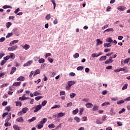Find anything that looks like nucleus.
I'll use <instances>...</instances> for the list:
<instances>
[{
  "mask_svg": "<svg viewBox=\"0 0 130 130\" xmlns=\"http://www.w3.org/2000/svg\"><path fill=\"white\" fill-rule=\"evenodd\" d=\"M17 71V68L16 67H12L10 72V75H13L15 72Z\"/></svg>",
  "mask_w": 130,
  "mask_h": 130,
  "instance_id": "nucleus-14",
  "label": "nucleus"
},
{
  "mask_svg": "<svg viewBox=\"0 0 130 130\" xmlns=\"http://www.w3.org/2000/svg\"><path fill=\"white\" fill-rule=\"evenodd\" d=\"M104 32V33H105V32H114V29L113 28H107L105 30Z\"/></svg>",
  "mask_w": 130,
  "mask_h": 130,
  "instance_id": "nucleus-17",
  "label": "nucleus"
},
{
  "mask_svg": "<svg viewBox=\"0 0 130 130\" xmlns=\"http://www.w3.org/2000/svg\"><path fill=\"white\" fill-rule=\"evenodd\" d=\"M46 103H47V102L46 101H44L42 103V106H45V105H46Z\"/></svg>",
  "mask_w": 130,
  "mask_h": 130,
  "instance_id": "nucleus-60",
  "label": "nucleus"
},
{
  "mask_svg": "<svg viewBox=\"0 0 130 130\" xmlns=\"http://www.w3.org/2000/svg\"><path fill=\"white\" fill-rule=\"evenodd\" d=\"M42 108V105H37L36 106V107H35L34 112L35 113L38 112V111H39V110H40V109H41Z\"/></svg>",
  "mask_w": 130,
  "mask_h": 130,
  "instance_id": "nucleus-4",
  "label": "nucleus"
},
{
  "mask_svg": "<svg viewBox=\"0 0 130 130\" xmlns=\"http://www.w3.org/2000/svg\"><path fill=\"white\" fill-rule=\"evenodd\" d=\"M5 110H7V111H11V107L10 106H8L5 108Z\"/></svg>",
  "mask_w": 130,
  "mask_h": 130,
  "instance_id": "nucleus-55",
  "label": "nucleus"
},
{
  "mask_svg": "<svg viewBox=\"0 0 130 130\" xmlns=\"http://www.w3.org/2000/svg\"><path fill=\"white\" fill-rule=\"evenodd\" d=\"M50 18H51V16L50 15V14H47L46 17H45V19L46 20H50Z\"/></svg>",
  "mask_w": 130,
  "mask_h": 130,
  "instance_id": "nucleus-39",
  "label": "nucleus"
},
{
  "mask_svg": "<svg viewBox=\"0 0 130 130\" xmlns=\"http://www.w3.org/2000/svg\"><path fill=\"white\" fill-rule=\"evenodd\" d=\"M118 126H121L122 125V122L120 121H117Z\"/></svg>",
  "mask_w": 130,
  "mask_h": 130,
  "instance_id": "nucleus-59",
  "label": "nucleus"
},
{
  "mask_svg": "<svg viewBox=\"0 0 130 130\" xmlns=\"http://www.w3.org/2000/svg\"><path fill=\"white\" fill-rule=\"evenodd\" d=\"M75 96H76V93H73V92L71 93L70 94V97L71 99H73V98L75 97Z\"/></svg>",
  "mask_w": 130,
  "mask_h": 130,
  "instance_id": "nucleus-34",
  "label": "nucleus"
},
{
  "mask_svg": "<svg viewBox=\"0 0 130 130\" xmlns=\"http://www.w3.org/2000/svg\"><path fill=\"white\" fill-rule=\"evenodd\" d=\"M44 125L43 124H42L41 122L38 125V129H41L42 127H43Z\"/></svg>",
  "mask_w": 130,
  "mask_h": 130,
  "instance_id": "nucleus-28",
  "label": "nucleus"
},
{
  "mask_svg": "<svg viewBox=\"0 0 130 130\" xmlns=\"http://www.w3.org/2000/svg\"><path fill=\"white\" fill-rule=\"evenodd\" d=\"M74 119L77 122H80V121H81V119L78 116L75 117Z\"/></svg>",
  "mask_w": 130,
  "mask_h": 130,
  "instance_id": "nucleus-35",
  "label": "nucleus"
},
{
  "mask_svg": "<svg viewBox=\"0 0 130 130\" xmlns=\"http://www.w3.org/2000/svg\"><path fill=\"white\" fill-rule=\"evenodd\" d=\"M84 111V108H81L79 110V114L82 115L83 114V112Z\"/></svg>",
  "mask_w": 130,
  "mask_h": 130,
  "instance_id": "nucleus-49",
  "label": "nucleus"
},
{
  "mask_svg": "<svg viewBox=\"0 0 130 130\" xmlns=\"http://www.w3.org/2000/svg\"><path fill=\"white\" fill-rule=\"evenodd\" d=\"M78 112H79L78 109H76L75 110H74L72 111V113H73V114H74V115H76V114H77V113H78Z\"/></svg>",
  "mask_w": 130,
  "mask_h": 130,
  "instance_id": "nucleus-32",
  "label": "nucleus"
},
{
  "mask_svg": "<svg viewBox=\"0 0 130 130\" xmlns=\"http://www.w3.org/2000/svg\"><path fill=\"white\" fill-rule=\"evenodd\" d=\"M104 47H105V48H108V47H111V44L105 43L104 44Z\"/></svg>",
  "mask_w": 130,
  "mask_h": 130,
  "instance_id": "nucleus-23",
  "label": "nucleus"
},
{
  "mask_svg": "<svg viewBox=\"0 0 130 130\" xmlns=\"http://www.w3.org/2000/svg\"><path fill=\"white\" fill-rule=\"evenodd\" d=\"M114 109L113 108H111V110H110L111 115H115V112H114Z\"/></svg>",
  "mask_w": 130,
  "mask_h": 130,
  "instance_id": "nucleus-29",
  "label": "nucleus"
},
{
  "mask_svg": "<svg viewBox=\"0 0 130 130\" xmlns=\"http://www.w3.org/2000/svg\"><path fill=\"white\" fill-rule=\"evenodd\" d=\"M29 110V109L27 107H25L22 109L21 111L19 112V115H23V113L25 114L27 113V111Z\"/></svg>",
  "mask_w": 130,
  "mask_h": 130,
  "instance_id": "nucleus-2",
  "label": "nucleus"
},
{
  "mask_svg": "<svg viewBox=\"0 0 130 130\" xmlns=\"http://www.w3.org/2000/svg\"><path fill=\"white\" fill-rule=\"evenodd\" d=\"M16 121L18 122H23L24 119H23V117H19L16 119Z\"/></svg>",
  "mask_w": 130,
  "mask_h": 130,
  "instance_id": "nucleus-15",
  "label": "nucleus"
},
{
  "mask_svg": "<svg viewBox=\"0 0 130 130\" xmlns=\"http://www.w3.org/2000/svg\"><path fill=\"white\" fill-rule=\"evenodd\" d=\"M108 92V91H107V90H105L102 91V93L103 95H106V94H107Z\"/></svg>",
  "mask_w": 130,
  "mask_h": 130,
  "instance_id": "nucleus-61",
  "label": "nucleus"
},
{
  "mask_svg": "<svg viewBox=\"0 0 130 130\" xmlns=\"http://www.w3.org/2000/svg\"><path fill=\"white\" fill-rule=\"evenodd\" d=\"M40 58V57H37V56H36L34 58V59L35 60V61H38V59H39Z\"/></svg>",
  "mask_w": 130,
  "mask_h": 130,
  "instance_id": "nucleus-62",
  "label": "nucleus"
},
{
  "mask_svg": "<svg viewBox=\"0 0 130 130\" xmlns=\"http://www.w3.org/2000/svg\"><path fill=\"white\" fill-rule=\"evenodd\" d=\"M98 109H99V106H98L96 105H94L92 108L93 111L96 112L98 110Z\"/></svg>",
  "mask_w": 130,
  "mask_h": 130,
  "instance_id": "nucleus-16",
  "label": "nucleus"
},
{
  "mask_svg": "<svg viewBox=\"0 0 130 130\" xmlns=\"http://www.w3.org/2000/svg\"><path fill=\"white\" fill-rule=\"evenodd\" d=\"M106 42L111 43L112 42H113V40H112V38H108L106 39Z\"/></svg>",
  "mask_w": 130,
  "mask_h": 130,
  "instance_id": "nucleus-31",
  "label": "nucleus"
},
{
  "mask_svg": "<svg viewBox=\"0 0 130 130\" xmlns=\"http://www.w3.org/2000/svg\"><path fill=\"white\" fill-rule=\"evenodd\" d=\"M107 105H110V103H109L108 102H106L105 103H103L102 104V107H103L104 106H107Z\"/></svg>",
  "mask_w": 130,
  "mask_h": 130,
  "instance_id": "nucleus-26",
  "label": "nucleus"
},
{
  "mask_svg": "<svg viewBox=\"0 0 130 130\" xmlns=\"http://www.w3.org/2000/svg\"><path fill=\"white\" fill-rule=\"evenodd\" d=\"M49 128H54L55 127V125H54L53 123H51L48 125Z\"/></svg>",
  "mask_w": 130,
  "mask_h": 130,
  "instance_id": "nucleus-30",
  "label": "nucleus"
},
{
  "mask_svg": "<svg viewBox=\"0 0 130 130\" xmlns=\"http://www.w3.org/2000/svg\"><path fill=\"white\" fill-rule=\"evenodd\" d=\"M85 106L87 108H92V107H93V104L91 103H87L85 104Z\"/></svg>",
  "mask_w": 130,
  "mask_h": 130,
  "instance_id": "nucleus-10",
  "label": "nucleus"
},
{
  "mask_svg": "<svg viewBox=\"0 0 130 130\" xmlns=\"http://www.w3.org/2000/svg\"><path fill=\"white\" fill-rule=\"evenodd\" d=\"M40 95H41V93L38 92V91H36L34 92V96H39Z\"/></svg>",
  "mask_w": 130,
  "mask_h": 130,
  "instance_id": "nucleus-46",
  "label": "nucleus"
},
{
  "mask_svg": "<svg viewBox=\"0 0 130 130\" xmlns=\"http://www.w3.org/2000/svg\"><path fill=\"white\" fill-rule=\"evenodd\" d=\"M20 46L22 47L23 49H25V50H28V49L30 48V45L27 44H25L24 45H21Z\"/></svg>",
  "mask_w": 130,
  "mask_h": 130,
  "instance_id": "nucleus-6",
  "label": "nucleus"
},
{
  "mask_svg": "<svg viewBox=\"0 0 130 130\" xmlns=\"http://www.w3.org/2000/svg\"><path fill=\"white\" fill-rule=\"evenodd\" d=\"M81 120L82 121H87V120H88V117L86 116L82 117Z\"/></svg>",
  "mask_w": 130,
  "mask_h": 130,
  "instance_id": "nucleus-47",
  "label": "nucleus"
},
{
  "mask_svg": "<svg viewBox=\"0 0 130 130\" xmlns=\"http://www.w3.org/2000/svg\"><path fill=\"white\" fill-rule=\"evenodd\" d=\"M60 107V106L59 105H54V106H53L51 108V109H54L55 108H59Z\"/></svg>",
  "mask_w": 130,
  "mask_h": 130,
  "instance_id": "nucleus-48",
  "label": "nucleus"
},
{
  "mask_svg": "<svg viewBox=\"0 0 130 130\" xmlns=\"http://www.w3.org/2000/svg\"><path fill=\"white\" fill-rule=\"evenodd\" d=\"M5 126H11V123H9L8 121H6V122L5 123Z\"/></svg>",
  "mask_w": 130,
  "mask_h": 130,
  "instance_id": "nucleus-58",
  "label": "nucleus"
},
{
  "mask_svg": "<svg viewBox=\"0 0 130 130\" xmlns=\"http://www.w3.org/2000/svg\"><path fill=\"white\" fill-rule=\"evenodd\" d=\"M113 62V60H112L111 59V58L110 59H109L108 60H107L105 62V63L106 64H108V63H111L112 62Z\"/></svg>",
  "mask_w": 130,
  "mask_h": 130,
  "instance_id": "nucleus-19",
  "label": "nucleus"
},
{
  "mask_svg": "<svg viewBox=\"0 0 130 130\" xmlns=\"http://www.w3.org/2000/svg\"><path fill=\"white\" fill-rule=\"evenodd\" d=\"M12 22H8L6 23V28L7 29H9V28H10V27H11L12 26Z\"/></svg>",
  "mask_w": 130,
  "mask_h": 130,
  "instance_id": "nucleus-24",
  "label": "nucleus"
},
{
  "mask_svg": "<svg viewBox=\"0 0 130 130\" xmlns=\"http://www.w3.org/2000/svg\"><path fill=\"white\" fill-rule=\"evenodd\" d=\"M13 128L15 130H20V127L18 126V125H14Z\"/></svg>",
  "mask_w": 130,
  "mask_h": 130,
  "instance_id": "nucleus-41",
  "label": "nucleus"
},
{
  "mask_svg": "<svg viewBox=\"0 0 130 130\" xmlns=\"http://www.w3.org/2000/svg\"><path fill=\"white\" fill-rule=\"evenodd\" d=\"M46 121H47V118H43L41 121H40V123L43 124V125H44V123H45L46 122Z\"/></svg>",
  "mask_w": 130,
  "mask_h": 130,
  "instance_id": "nucleus-11",
  "label": "nucleus"
},
{
  "mask_svg": "<svg viewBox=\"0 0 130 130\" xmlns=\"http://www.w3.org/2000/svg\"><path fill=\"white\" fill-rule=\"evenodd\" d=\"M17 81H21L23 82V81H25V78L23 76H20L17 79Z\"/></svg>",
  "mask_w": 130,
  "mask_h": 130,
  "instance_id": "nucleus-20",
  "label": "nucleus"
},
{
  "mask_svg": "<svg viewBox=\"0 0 130 130\" xmlns=\"http://www.w3.org/2000/svg\"><path fill=\"white\" fill-rule=\"evenodd\" d=\"M48 60L49 62H50V63H52V62H53V59L50 57L48 58Z\"/></svg>",
  "mask_w": 130,
  "mask_h": 130,
  "instance_id": "nucleus-56",
  "label": "nucleus"
},
{
  "mask_svg": "<svg viewBox=\"0 0 130 130\" xmlns=\"http://www.w3.org/2000/svg\"><path fill=\"white\" fill-rule=\"evenodd\" d=\"M38 62H39L40 63H43L44 62H45V59H44V58H40V59L38 60Z\"/></svg>",
  "mask_w": 130,
  "mask_h": 130,
  "instance_id": "nucleus-27",
  "label": "nucleus"
},
{
  "mask_svg": "<svg viewBox=\"0 0 130 130\" xmlns=\"http://www.w3.org/2000/svg\"><path fill=\"white\" fill-rule=\"evenodd\" d=\"M66 95V91H61L60 92V96H63Z\"/></svg>",
  "mask_w": 130,
  "mask_h": 130,
  "instance_id": "nucleus-57",
  "label": "nucleus"
},
{
  "mask_svg": "<svg viewBox=\"0 0 130 130\" xmlns=\"http://www.w3.org/2000/svg\"><path fill=\"white\" fill-rule=\"evenodd\" d=\"M64 115H66V113H62V112L58 113L57 114V118H60V117H62L63 116H64Z\"/></svg>",
  "mask_w": 130,
  "mask_h": 130,
  "instance_id": "nucleus-8",
  "label": "nucleus"
},
{
  "mask_svg": "<svg viewBox=\"0 0 130 130\" xmlns=\"http://www.w3.org/2000/svg\"><path fill=\"white\" fill-rule=\"evenodd\" d=\"M91 56L93 57V58H94V57H98V55H97V54L94 53L93 54H91Z\"/></svg>",
  "mask_w": 130,
  "mask_h": 130,
  "instance_id": "nucleus-63",
  "label": "nucleus"
},
{
  "mask_svg": "<svg viewBox=\"0 0 130 130\" xmlns=\"http://www.w3.org/2000/svg\"><path fill=\"white\" fill-rule=\"evenodd\" d=\"M40 74V70L39 69H37L35 71V74L34 75V76H35L36 75H38Z\"/></svg>",
  "mask_w": 130,
  "mask_h": 130,
  "instance_id": "nucleus-38",
  "label": "nucleus"
},
{
  "mask_svg": "<svg viewBox=\"0 0 130 130\" xmlns=\"http://www.w3.org/2000/svg\"><path fill=\"white\" fill-rule=\"evenodd\" d=\"M16 106H20V107H21V106H22V103H21V102H16Z\"/></svg>",
  "mask_w": 130,
  "mask_h": 130,
  "instance_id": "nucleus-42",
  "label": "nucleus"
},
{
  "mask_svg": "<svg viewBox=\"0 0 130 130\" xmlns=\"http://www.w3.org/2000/svg\"><path fill=\"white\" fill-rule=\"evenodd\" d=\"M13 31L14 32V34L16 36H19V35H20V34H19V31L18 30V29L15 28L13 30Z\"/></svg>",
  "mask_w": 130,
  "mask_h": 130,
  "instance_id": "nucleus-12",
  "label": "nucleus"
},
{
  "mask_svg": "<svg viewBox=\"0 0 130 130\" xmlns=\"http://www.w3.org/2000/svg\"><path fill=\"white\" fill-rule=\"evenodd\" d=\"M96 123L98 124H102V123H103V120L100 119H96Z\"/></svg>",
  "mask_w": 130,
  "mask_h": 130,
  "instance_id": "nucleus-25",
  "label": "nucleus"
},
{
  "mask_svg": "<svg viewBox=\"0 0 130 130\" xmlns=\"http://www.w3.org/2000/svg\"><path fill=\"white\" fill-rule=\"evenodd\" d=\"M96 46H98L99 45H101V44H103V41L100 40V39H96Z\"/></svg>",
  "mask_w": 130,
  "mask_h": 130,
  "instance_id": "nucleus-7",
  "label": "nucleus"
},
{
  "mask_svg": "<svg viewBox=\"0 0 130 130\" xmlns=\"http://www.w3.org/2000/svg\"><path fill=\"white\" fill-rule=\"evenodd\" d=\"M106 60V56H102L99 59L100 61Z\"/></svg>",
  "mask_w": 130,
  "mask_h": 130,
  "instance_id": "nucleus-36",
  "label": "nucleus"
},
{
  "mask_svg": "<svg viewBox=\"0 0 130 130\" xmlns=\"http://www.w3.org/2000/svg\"><path fill=\"white\" fill-rule=\"evenodd\" d=\"M51 3H52L53 5V7H54L53 9L55 10L56 7V3H55V0H51Z\"/></svg>",
  "mask_w": 130,
  "mask_h": 130,
  "instance_id": "nucleus-33",
  "label": "nucleus"
},
{
  "mask_svg": "<svg viewBox=\"0 0 130 130\" xmlns=\"http://www.w3.org/2000/svg\"><path fill=\"white\" fill-rule=\"evenodd\" d=\"M8 56L9 57V58H12V59H15V57H16L15 54L13 53H10V55H9Z\"/></svg>",
  "mask_w": 130,
  "mask_h": 130,
  "instance_id": "nucleus-22",
  "label": "nucleus"
},
{
  "mask_svg": "<svg viewBox=\"0 0 130 130\" xmlns=\"http://www.w3.org/2000/svg\"><path fill=\"white\" fill-rule=\"evenodd\" d=\"M33 63V60H30L28 61L27 62L25 63L24 64H23V67H30V66H31V64H32Z\"/></svg>",
  "mask_w": 130,
  "mask_h": 130,
  "instance_id": "nucleus-5",
  "label": "nucleus"
},
{
  "mask_svg": "<svg viewBox=\"0 0 130 130\" xmlns=\"http://www.w3.org/2000/svg\"><path fill=\"white\" fill-rule=\"evenodd\" d=\"M120 72H124L125 73H127L128 72V70H125L124 68H120Z\"/></svg>",
  "mask_w": 130,
  "mask_h": 130,
  "instance_id": "nucleus-50",
  "label": "nucleus"
},
{
  "mask_svg": "<svg viewBox=\"0 0 130 130\" xmlns=\"http://www.w3.org/2000/svg\"><path fill=\"white\" fill-rule=\"evenodd\" d=\"M79 56H80V55L78 53H75V55H73L74 58H78Z\"/></svg>",
  "mask_w": 130,
  "mask_h": 130,
  "instance_id": "nucleus-52",
  "label": "nucleus"
},
{
  "mask_svg": "<svg viewBox=\"0 0 130 130\" xmlns=\"http://www.w3.org/2000/svg\"><path fill=\"white\" fill-rule=\"evenodd\" d=\"M34 120H36V117H32V118L28 119V122H32Z\"/></svg>",
  "mask_w": 130,
  "mask_h": 130,
  "instance_id": "nucleus-37",
  "label": "nucleus"
},
{
  "mask_svg": "<svg viewBox=\"0 0 130 130\" xmlns=\"http://www.w3.org/2000/svg\"><path fill=\"white\" fill-rule=\"evenodd\" d=\"M84 67L83 66H80L77 68V71H82V70H83Z\"/></svg>",
  "mask_w": 130,
  "mask_h": 130,
  "instance_id": "nucleus-53",
  "label": "nucleus"
},
{
  "mask_svg": "<svg viewBox=\"0 0 130 130\" xmlns=\"http://www.w3.org/2000/svg\"><path fill=\"white\" fill-rule=\"evenodd\" d=\"M19 42V41L18 40L12 41L9 44V45L10 46H13L14 44H16V43H18Z\"/></svg>",
  "mask_w": 130,
  "mask_h": 130,
  "instance_id": "nucleus-9",
  "label": "nucleus"
},
{
  "mask_svg": "<svg viewBox=\"0 0 130 130\" xmlns=\"http://www.w3.org/2000/svg\"><path fill=\"white\" fill-rule=\"evenodd\" d=\"M126 8L124 7V6H119L118 8H117V10H119V11H124V10H125Z\"/></svg>",
  "mask_w": 130,
  "mask_h": 130,
  "instance_id": "nucleus-13",
  "label": "nucleus"
},
{
  "mask_svg": "<svg viewBox=\"0 0 130 130\" xmlns=\"http://www.w3.org/2000/svg\"><path fill=\"white\" fill-rule=\"evenodd\" d=\"M124 103V101L123 100H120L117 102V104H118L119 105H121V104H122Z\"/></svg>",
  "mask_w": 130,
  "mask_h": 130,
  "instance_id": "nucleus-44",
  "label": "nucleus"
},
{
  "mask_svg": "<svg viewBox=\"0 0 130 130\" xmlns=\"http://www.w3.org/2000/svg\"><path fill=\"white\" fill-rule=\"evenodd\" d=\"M21 85V82H15L13 84V86L15 87H19V86Z\"/></svg>",
  "mask_w": 130,
  "mask_h": 130,
  "instance_id": "nucleus-18",
  "label": "nucleus"
},
{
  "mask_svg": "<svg viewBox=\"0 0 130 130\" xmlns=\"http://www.w3.org/2000/svg\"><path fill=\"white\" fill-rule=\"evenodd\" d=\"M3 8L5 9H12V7L10 6L5 5L3 6Z\"/></svg>",
  "mask_w": 130,
  "mask_h": 130,
  "instance_id": "nucleus-43",
  "label": "nucleus"
},
{
  "mask_svg": "<svg viewBox=\"0 0 130 130\" xmlns=\"http://www.w3.org/2000/svg\"><path fill=\"white\" fill-rule=\"evenodd\" d=\"M6 40V38L5 37H2L0 39V42H4Z\"/></svg>",
  "mask_w": 130,
  "mask_h": 130,
  "instance_id": "nucleus-64",
  "label": "nucleus"
},
{
  "mask_svg": "<svg viewBox=\"0 0 130 130\" xmlns=\"http://www.w3.org/2000/svg\"><path fill=\"white\" fill-rule=\"evenodd\" d=\"M17 48H18V46L15 45L13 46H12V47H9L8 49V50L9 51H15V50H16Z\"/></svg>",
  "mask_w": 130,
  "mask_h": 130,
  "instance_id": "nucleus-3",
  "label": "nucleus"
},
{
  "mask_svg": "<svg viewBox=\"0 0 130 130\" xmlns=\"http://www.w3.org/2000/svg\"><path fill=\"white\" fill-rule=\"evenodd\" d=\"M68 85L66 86V88L67 90H71V88L72 86L75 85L76 84L75 81H70L67 82Z\"/></svg>",
  "mask_w": 130,
  "mask_h": 130,
  "instance_id": "nucleus-1",
  "label": "nucleus"
},
{
  "mask_svg": "<svg viewBox=\"0 0 130 130\" xmlns=\"http://www.w3.org/2000/svg\"><path fill=\"white\" fill-rule=\"evenodd\" d=\"M127 84H125L122 87V90H125L126 89H127Z\"/></svg>",
  "mask_w": 130,
  "mask_h": 130,
  "instance_id": "nucleus-54",
  "label": "nucleus"
},
{
  "mask_svg": "<svg viewBox=\"0 0 130 130\" xmlns=\"http://www.w3.org/2000/svg\"><path fill=\"white\" fill-rule=\"evenodd\" d=\"M13 36V32H9L6 36V38H10Z\"/></svg>",
  "mask_w": 130,
  "mask_h": 130,
  "instance_id": "nucleus-40",
  "label": "nucleus"
},
{
  "mask_svg": "<svg viewBox=\"0 0 130 130\" xmlns=\"http://www.w3.org/2000/svg\"><path fill=\"white\" fill-rule=\"evenodd\" d=\"M29 99V98H26L25 96H22V97H19V100H20L21 101H24V100H27Z\"/></svg>",
  "mask_w": 130,
  "mask_h": 130,
  "instance_id": "nucleus-21",
  "label": "nucleus"
},
{
  "mask_svg": "<svg viewBox=\"0 0 130 130\" xmlns=\"http://www.w3.org/2000/svg\"><path fill=\"white\" fill-rule=\"evenodd\" d=\"M129 60H130V58H128L125 59L123 61V62H124L125 64L128 63V61H129Z\"/></svg>",
  "mask_w": 130,
  "mask_h": 130,
  "instance_id": "nucleus-51",
  "label": "nucleus"
},
{
  "mask_svg": "<svg viewBox=\"0 0 130 130\" xmlns=\"http://www.w3.org/2000/svg\"><path fill=\"white\" fill-rule=\"evenodd\" d=\"M42 98H43V96H37L35 98V100H36V101H39V100H40V99H42Z\"/></svg>",
  "mask_w": 130,
  "mask_h": 130,
  "instance_id": "nucleus-45",
  "label": "nucleus"
}]
</instances>
